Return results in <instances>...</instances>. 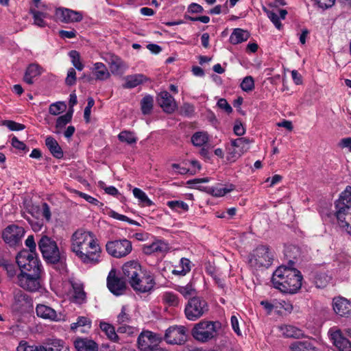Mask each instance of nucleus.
Instances as JSON below:
<instances>
[{
	"mask_svg": "<svg viewBox=\"0 0 351 351\" xmlns=\"http://www.w3.org/2000/svg\"><path fill=\"white\" fill-rule=\"evenodd\" d=\"M71 249L84 264L93 266L100 262L101 249L91 232L79 229L71 238Z\"/></svg>",
	"mask_w": 351,
	"mask_h": 351,
	"instance_id": "obj_1",
	"label": "nucleus"
},
{
	"mask_svg": "<svg viewBox=\"0 0 351 351\" xmlns=\"http://www.w3.org/2000/svg\"><path fill=\"white\" fill-rule=\"evenodd\" d=\"M27 252H23L18 258L21 272L17 275L16 284L29 292H40L43 289L40 279L41 265L38 258H32L27 263Z\"/></svg>",
	"mask_w": 351,
	"mask_h": 351,
	"instance_id": "obj_2",
	"label": "nucleus"
},
{
	"mask_svg": "<svg viewBox=\"0 0 351 351\" xmlns=\"http://www.w3.org/2000/svg\"><path fill=\"white\" fill-rule=\"evenodd\" d=\"M300 271L285 266L278 267L273 274L271 282L274 288L286 293H295L302 286Z\"/></svg>",
	"mask_w": 351,
	"mask_h": 351,
	"instance_id": "obj_3",
	"label": "nucleus"
},
{
	"mask_svg": "<svg viewBox=\"0 0 351 351\" xmlns=\"http://www.w3.org/2000/svg\"><path fill=\"white\" fill-rule=\"evenodd\" d=\"M335 216L339 226L351 235V186H348L335 202Z\"/></svg>",
	"mask_w": 351,
	"mask_h": 351,
	"instance_id": "obj_4",
	"label": "nucleus"
},
{
	"mask_svg": "<svg viewBox=\"0 0 351 351\" xmlns=\"http://www.w3.org/2000/svg\"><path fill=\"white\" fill-rule=\"evenodd\" d=\"M219 328V322L202 321L194 326L191 333L195 339L206 343L217 338Z\"/></svg>",
	"mask_w": 351,
	"mask_h": 351,
	"instance_id": "obj_5",
	"label": "nucleus"
},
{
	"mask_svg": "<svg viewBox=\"0 0 351 351\" xmlns=\"http://www.w3.org/2000/svg\"><path fill=\"white\" fill-rule=\"evenodd\" d=\"M274 258L273 250L267 245L258 246L249 256V263L255 269L269 267Z\"/></svg>",
	"mask_w": 351,
	"mask_h": 351,
	"instance_id": "obj_6",
	"label": "nucleus"
},
{
	"mask_svg": "<svg viewBox=\"0 0 351 351\" xmlns=\"http://www.w3.org/2000/svg\"><path fill=\"white\" fill-rule=\"evenodd\" d=\"M38 248L44 259L49 263L56 264L62 259V254L56 242L47 235H43L38 242Z\"/></svg>",
	"mask_w": 351,
	"mask_h": 351,
	"instance_id": "obj_7",
	"label": "nucleus"
},
{
	"mask_svg": "<svg viewBox=\"0 0 351 351\" xmlns=\"http://www.w3.org/2000/svg\"><path fill=\"white\" fill-rule=\"evenodd\" d=\"M208 311L206 300L193 297L189 300L184 308V314L187 319L195 321L202 317Z\"/></svg>",
	"mask_w": 351,
	"mask_h": 351,
	"instance_id": "obj_8",
	"label": "nucleus"
},
{
	"mask_svg": "<svg viewBox=\"0 0 351 351\" xmlns=\"http://www.w3.org/2000/svg\"><path fill=\"white\" fill-rule=\"evenodd\" d=\"M106 248L110 255L120 258L126 256L131 252L132 245L129 240L124 239L108 242Z\"/></svg>",
	"mask_w": 351,
	"mask_h": 351,
	"instance_id": "obj_9",
	"label": "nucleus"
},
{
	"mask_svg": "<svg viewBox=\"0 0 351 351\" xmlns=\"http://www.w3.org/2000/svg\"><path fill=\"white\" fill-rule=\"evenodd\" d=\"M155 281L153 276L146 272H143L130 285L138 293H149L154 288Z\"/></svg>",
	"mask_w": 351,
	"mask_h": 351,
	"instance_id": "obj_10",
	"label": "nucleus"
},
{
	"mask_svg": "<svg viewBox=\"0 0 351 351\" xmlns=\"http://www.w3.org/2000/svg\"><path fill=\"white\" fill-rule=\"evenodd\" d=\"M25 234L23 228L12 224L6 227L2 233L3 241L10 246L16 245Z\"/></svg>",
	"mask_w": 351,
	"mask_h": 351,
	"instance_id": "obj_11",
	"label": "nucleus"
},
{
	"mask_svg": "<svg viewBox=\"0 0 351 351\" xmlns=\"http://www.w3.org/2000/svg\"><path fill=\"white\" fill-rule=\"evenodd\" d=\"M186 328L183 326H173L167 329L165 340L169 344H182L186 341Z\"/></svg>",
	"mask_w": 351,
	"mask_h": 351,
	"instance_id": "obj_12",
	"label": "nucleus"
},
{
	"mask_svg": "<svg viewBox=\"0 0 351 351\" xmlns=\"http://www.w3.org/2000/svg\"><path fill=\"white\" fill-rule=\"evenodd\" d=\"M161 337L150 331L142 332L138 337V346L141 351H150L156 348Z\"/></svg>",
	"mask_w": 351,
	"mask_h": 351,
	"instance_id": "obj_13",
	"label": "nucleus"
},
{
	"mask_svg": "<svg viewBox=\"0 0 351 351\" xmlns=\"http://www.w3.org/2000/svg\"><path fill=\"white\" fill-rule=\"evenodd\" d=\"M55 17L57 21L70 23L81 21L83 19V14L81 12L60 8L56 9Z\"/></svg>",
	"mask_w": 351,
	"mask_h": 351,
	"instance_id": "obj_14",
	"label": "nucleus"
},
{
	"mask_svg": "<svg viewBox=\"0 0 351 351\" xmlns=\"http://www.w3.org/2000/svg\"><path fill=\"white\" fill-rule=\"evenodd\" d=\"M169 250V244L163 240H156L152 243L144 244L142 250L147 255H164Z\"/></svg>",
	"mask_w": 351,
	"mask_h": 351,
	"instance_id": "obj_15",
	"label": "nucleus"
},
{
	"mask_svg": "<svg viewBox=\"0 0 351 351\" xmlns=\"http://www.w3.org/2000/svg\"><path fill=\"white\" fill-rule=\"evenodd\" d=\"M107 286L110 291L117 296L123 294L126 289L125 282L116 276L112 271L109 273L107 278Z\"/></svg>",
	"mask_w": 351,
	"mask_h": 351,
	"instance_id": "obj_16",
	"label": "nucleus"
},
{
	"mask_svg": "<svg viewBox=\"0 0 351 351\" xmlns=\"http://www.w3.org/2000/svg\"><path fill=\"white\" fill-rule=\"evenodd\" d=\"M122 270L124 277L130 285L132 282L143 272L141 265L134 261L125 263L122 267Z\"/></svg>",
	"mask_w": 351,
	"mask_h": 351,
	"instance_id": "obj_17",
	"label": "nucleus"
},
{
	"mask_svg": "<svg viewBox=\"0 0 351 351\" xmlns=\"http://www.w3.org/2000/svg\"><path fill=\"white\" fill-rule=\"evenodd\" d=\"M157 101L159 106L167 113H172L177 107L174 98L166 90L158 95Z\"/></svg>",
	"mask_w": 351,
	"mask_h": 351,
	"instance_id": "obj_18",
	"label": "nucleus"
},
{
	"mask_svg": "<svg viewBox=\"0 0 351 351\" xmlns=\"http://www.w3.org/2000/svg\"><path fill=\"white\" fill-rule=\"evenodd\" d=\"M330 332L332 343L339 351H351V342L339 330H330Z\"/></svg>",
	"mask_w": 351,
	"mask_h": 351,
	"instance_id": "obj_19",
	"label": "nucleus"
},
{
	"mask_svg": "<svg viewBox=\"0 0 351 351\" xmlns=\"http://www.w3.org/2000/svg\"><path fill=\"white\" fill-rule=\"evenodd\" d=\"M332 306L334 311L340 316H348L351 313V302L344 298H334Z\"/></svg>",
	"mask_w": 351,
	"mask_h": 351,
	"instance_id": "obj_20",
	"label": "nucleus"
},
{
	"mask_svg": "<svg viewBox=\"0 0 351 351\" xmlns=\"http://www.w3.org/2000/svg\"><path fill=\"white\" fill-rule=\"evenodd\" d=\"M36 312L39 317L45 319L56 322L61 319L60 315H58L54 309L45 304H38L36 308Z\"/></svg>",
	"mask_w": 351,
	"mask_h": 351,
	"instance_id": "obj_21",
	"label": "nucleus"
},
{
	"mask_svg": "<svg viewBox=\"0 0 351 351\" xmlns=\"http://www.w3.org/2000/svg\"><path fill=\"white\" fill-rule=\"evenodd\" d=\"M250 141L246 138H238L231 140V145L234 148L231 154L233 157L238 158L250 149Z\"/></svg>",
	"mask_w": 351,
	"mask_h": 351,
	"instance_id": "obj_22",
	"label": "nucleus"
},
{
	"mask_svg": "<svg viewBox=\"0 0 351 351\" xmlns=\"http://www.w3.org/2000/svg\"><path fill=\"white\" fill-rule=\"evenodd\" d=\"M25 246L29 249V251L23 250L21 251L16 256V263H18V258L23 254V252H27L25 258L27 259V263H29L32 258H38L36 254V243L34 239V235H29L25 241Z\"/></svg>",
	"mask_w": 351,
	"mask_h": 351,
	"instance_id": "obj_23",
	"label": "nucleus"
},
{
	"mask_svg": "<svg viewBox=\"0 0 351 351\" xmlns=\"http://www.w3.org/2000/svg\"><path fill=\"white\" fill-rule=\"evenodd\" d=\"M14 304L17 309H22L32 306V300L30 296L19 290L14 293Z\"/></svg>",
	"mask_w": 351,
	"mask_h": 351,
	"instance_id": "obj_24",
	"label": "nucleus"
},
{
	"mask_svg": "<svg viewBox=\"0 0 351 351\" xmlns=\"http://www.w3.org/2000/svg\"><path fill=\"white\" fill-rule=\"evenodd\" d=\"M74 345L77 351H98L97 344L93 340L86 338L77 339Z\"/></svg>",
	"mask_w": 351,
	"mask_h": 351,
	"instance_id": "obj_25",
	"label": "nucleus"
},
{
	"mask_svg": "<svg viewBox=\"0 0 351 351\" xmlns=\"http://www.w3.org/2000/svg\"><path fill=\"white\" fill-rule=\"evenodd\" d=\"M91 327V321L89 318L84 316L77 317V322L71 324V329L75 332L85 333Z\"/></svg>",
	"mask_w": 351,
	"mask_h": 351,
	"instance_id": "obj_26",
	"label": "nucleus"
},
{
	"mask_svg": "<svg viewBox=\"0 0 351 351\" xmlns=\"http://www.w3.org/2000/svg\"><path fill=\"white\" fill-rule=\"evenodd\" d=\"M290 351H318L311 340L298 341L289 346Z\"/></svg>",
	"mask_w": 351,
	"mask_h": 351,
	"instance_id": "obj_27",
	"label": "nucleus"
},
{
	"mask_svg": "<svg viewBox=\"0 0 351 351\" xmlns=\"http://www.w3.org/2000/svg\"><path fill=\"white\" fill-rule=\"evenodd\" d=\"M92 71L95 77V79L97 80L104 81L110 77V73L108 71L106 66L102 62L95 63L93 64Z\"/></svg>",
	"mask_w": 351,
	"mask_h": 351,
	"instance_id": "obj_28",
	"label": "nucleus"
},
{
	"mask_svg": "<svg viewBox=\"0 0 351 351\" xmlns=\"http://www.w3.org/2000/svg\"><path fill=\"white\" fill-rule=\"evenodd\" d=\"M147 78L143 74L127 75L125 77V83L123 85L125 88H133L146 82Z\"/></svg>",
	"mask_w": 351,
	"mask_h": 351,
	"instance_id": "obj_29",
	"label": "nucleus"
},
{
	"mask_svg": "<svg viewBox=\"0 0 351 351\" xmlns=\"http://www.w3.org/2000/svg\"><path fill=\"white\" fill-rule=\"evenodd\" d=\"M45 145L53 157L58 159L63 157L62 149L54 138L47 136L45 139Z\"/></svg>",
	"mask_w": 351,
	"mask_h": 351,
	"instance_id": "obj_30",
	"label": "nucleus"
},
{
	"mask_svg": "<svg viewBox=\"0 0 351 351\" xmlns=\"http://www.w3.org/2000/svg\"><path fill=\"white\" fill-rule=\"evenodd\" d=\"M250 38V33L247 30L236 28L230 36V42L232 45H237L246 41Z\"/></svg>",
	"mask_w": 351,
	"mask_h": 351,
	"instance_id": "obj_31",
	"label": "nucleus"
},
{
	"mask_svg": "<svg viewBox=\"0 0 351 351\" xmlns=\"http://www.w3.org/2000/svg\"><path fill=\"white\" fill-rule=\"evenodd\" d=\"M264 11L267 13L268 18L271 20V21L274 23L275 27L280 29L282 27V24L280 23V19H285L287 12L286 10H279V14L275 12L274 10H269L264 8Z\"/></svg>",
	"mask_w": 351,
	"mask_h": 351,
	"instance_id": "obj_32",
	"label": "nucleus"
},
{
	"mask_svg": "<svg viewBox=\"0 0 351 351\" xmlns=\"http://www.w3.org/2000/svg\"><path fill=\"white\" fill-rule=\"evenodd\" d=\"M41 73L40 67L37 64H31L28 66L23 77L24 81L28 84H33V78Z\"/></svg>",
	"mask_w": 351,
	"mask_h": 351,
	"instance_id": "obj_33",
	"label": "nucleus"
},
{
	"mask_svg": "<svg viewBox=\"0 0 351 351\" xmlns=\"http://www.w3.org/2000/svg\"><path fill=\"white\" fill-rule=\"evenodd\" d=\"M104 60L108 62L110 71L113 74H117L119 73L123 66V62L118 56L109 55L108 57L104 58Z\"/></svg>",
	"mask_w": 351,
	"mask_h": 351,
	"instance_id": "obj_34",
	"label": "nucleus"
},
{
	"mask_svg": "<svg viewBox=\"0 0 351 351\" xmlns=\"http://www.w3.org/2000/svg\"><path fill=\"white\" fill-rule=\"evenodd\" d=\"M34 24L38 27H43L47 25L45 19H51V15L48 12H41L36 10H31Z\"/></svg>",
	"mask_w": 351,
	"mask_h": 351,
	"instance_id": "obj_35",
	"label": "nucleus"
},
{
	"mask_svg": "<svg viewBox=\"0 0 351 351\" xmlns=\"http://www.w3.org/2000/svg\"><path fill=\"white\" fill-rule=\"evenodd\" d=\"M73 117V110H69L66 114L60 116L56 123V133L60 134L65 126L71 122Z\"/></svg>",
	"mask_w": 351,
	"mask_h": 351,
	"instance_id": "obj_36",
	"label": "nucleus"
},
{
	"mask_svg": "<svg viewBox=\"0 0 351 351\" xmlns=\"http://www.w3.org/2000/svg\"><path fill=\"white\" fill-rule=\"evenodd\" d=\"M282 334L286 337L300 338L303 336L302 330L291 326L285 325L280 328Z\"/></svg>",
	"mask_w": 351,
	"mask_h": 351,
	"instance_id": "obj_37",
	"label": "nucleus"
},
{
	"mask_svg": "<svg viewBox=\"0 0 351 351\" xmlns=\"http://www.w3.org/2000/svg\"><path fill=\"white\" fill-rule=\"evenodd\" d=\"M163 302L168 306L177 307L180 304L178 295L171 291L165 292L162 297Z\"/></svg>",
	"mask_w": 351,
	"mask_h": 351,
	"instance_id": "obj_38",
	"label": "nucleus"
},
{
	"mask_svg": "<svg viewBox=\"0 0 351 351\" xmlns=\"http://www.w3.org/2000/svg\"><path fill=\"white\" fill-rule=\"evenodd\" d=\"M100 328L109 339L114 342L118 341L119 337L113 326L108 323L101 322L100 323Z\"/></svg>",
	"mask_w": 351,
	"mask_h": 351,
	"instance_id": "obj_39",
	"label": "nucleus"
},
{
	"mask_svg": "<svg viewBox=\"0 0 351 351\" xmlns=\"http://www.w3.org/2000/svg\"><path fill=\"white\" fill-rule=\"evenodd\" d=\"M133 195L138 200L139 204L143 206L153 205V202L148 197L147 194L138 188H134L132 191Z\"/></svg>",
	"mask_w": 351,
	"mask_h": 351,
	"instance_id": "obj_40",
	"label": "nucleus"
},
{
	"mask_svg": "<svg viewBox=\"0 0 351 351\" xmlns=\"http://www.w3.org/2000/svg\"><path fill=\"white\" fill-rule=\"evenodd\" d=\"M154 98L150 95H145L141 101V109L143 114H149L153 109Z\"/></svg>",
	"mask_w": 351,
	"mask_h": 351,
	"instance_id": "obj_41",
	"label": "nucleus"
},
{
	"mask_svg": "<svg viewBox=\"0 0 351 351\" xmlns=\"http://www.w3.org/2000/svg\"><path fill=\"white\" fill-rule=\"evenodd\" d=\"M208 141V136L206 132H197L191 136V142L196 147L204 145Z\"/></svg>",
	"mask_w": 351,
	"mask_h": 351,
	"instance_id": "obj_42",
	"label": "nucleus"
},
{
	"mask_svg": "<svg viewBox=\"0 0 351 351\" xmlns=\"http://www.w3.org/2000/svg\"><path fill=\"white\" fill-rule=\"evenodd\" d=\"M118 138L120 141L126 143L129 145L135 144L137 141V138L135 136V134L127 130L121 132L118 135Z\"/></svg>",
	"mask_w": 351,
	"mask_h": 351,
	"instance_id": "obj_43",
	"label": "nucleus"
},
{
	"mask_svg": "<svg viewBox=\"0 0 351 351\" xmlns=\"http://www.w3.org/2000/svg\"><path fill=\"white\" fill-rule=\"evenodd\" d=\"M234 189V186L230 184L228 186H223L222 185H218L215 187L210 189V193L215 197H223L228 193L232 191Z\"/></svg>",
	"mask_w": 351,
	"mask_h": 351,
	"instance_id": "obj_44",
	"label": "nucleus"
},
{
	"mask_svg": "<svg viewBox=\"0 0 351 351\" xmlns=\"http://www.w3.org/2000/svg\"><path fill=\"white\" fill-rule=\"evenodd\" d=\"M47 351H70L66 343L60 339H53L48 344Z\"/></svg>",
	"mask_w": 351,
	"mask_h": 351,
	"instance_id": "obj_45",
	"label": "nucleus"
},
{
	"mask_svg": "<svg viewBox=\"0 0 351 351\" xmlns=\"http://www.w3.org/2000/svg\"><path fill=\"white\" fill-rule=\"evenodd\" d=\"M330 277L325 272L317 274L315 277V284L318 288H324L330 280Z\"/></svg>",
	"mask_w": 351,
	"mask_h": 351,
	"instance_id": "obj_46",
	"label": "nucleus"
},
{
	"mask_svg": "<svg viewBox=\"0 0 351 351\" xmlns=\"http://www.w3.org/2000/svg\"><path fill=\"white\" fill-rule=\"evenodd\" d=\"M167 205L172 210L177 212L187 211L189 210V206L186 203L182 201H169Z\"/></svg>",
	"mask_w": 351,
	"mask_h": 351,
	"instance_id": "obj_47",
	"label": "nucleus"
},
{
	"mask_svg": "<svg viewBox=\"0 0 351 351\" xmlns=\"http://www.w3.org/2000/svg\"><path fill=\"white\" fill-rule=\"evenodd\" d=\"M66 106L64 102L57 101L51 104L49 108V112L54 116L59 115L66 110Z\"/></svg>",
	"mask_w": 351,
	"mask_h": 351,
	"instance_id": "obj_48",
	"label": "nucleus"
},
{
	"mask_svg": "<svg viewBox=\"0 0 351 351\" xmlns=\"http://www.w3.org/2000/svg\"><path fill=\"white\" fill-rule=\"evenodd\" d=\"M176 267L181 268L180 271H177L176 272L180 274V276H184L191 271V261L188 258H182L179 265L176 266Z\"/></svg>",
	"mask_w": 351,
	"mask_h": 351,
	"instance_id": "obj_49",
	"label": "nucleus"
},
{
	"mask_svg": "<svg viewBox=\"0 0 351 351\" xmlns=\"http://www.w3.org/2000/svg\"><path fill=\"white\" fill-rule=\"evenodd\" d=\"M69 57L71 58L73 65L78 71H82L84 66L81 62L80 53L75 50H72L69 52Z\"/></svg>",
	"mask_w": 351,
	"mask_h": 351,
	"instance_id": "obj_50",
	"label": "nucleus"
},
{
	"mask_svg": "<svg viewBox=\"0 0 351 351\" xmlns=\"http://www.w3.org/2000/svg\"><path fill=\"white\" fill-rule=\"evenodd\" d=\"M73 300L78 304L83 303L86 300V293L81 286L73 287Z\"/></svg>",
	"mask_w": 351,
	"mask_h": 351,
	"instance_id": "obj_51",
	"label": "nucleus"
},
{
	"mask_svg": "<svg viewBox=\"0 0 351 351\" xmlns=\"http://www.w3.org/2000/svg\"><path fill=\"white\" fill-rule=\"evenodd\" d=\"M241 88L245 92L252 91L254 88V80L252 76L245 77L241 84Z\"/></svg>",
	"mask_w": 351,
	"mask_h": 351,
	"instance_id": "obj_52",
	"label": "nucleus"
},
{
	"mask_svg": "<svg viewBox=\"0 0 351 351\" xmlns=\"http://www.w3.org/2000/svg\"><path fill=\"white\" fill-rule=\"evenodd\" d=\"M1 265L6 271L7 275L10 278H12L16 276L17 268L14 264L7 261H3Z\"/></svg>",
	"mask_w": 351,
	"mask_h": 351,
	"instance_id": "obj_53",
	"label": "nucleus"
},
{
	"mask_svg": "<svg viewBox=\"0 0 351 351\" xmlns=\"http://www.w3.org/2000/svg\"><path fill=\"white\" fill-rule=\"evenodd\" d=\"M176 290L180 292L184 298H188L193 295L195 289L191 284H187L186 286H178Z\"/></svg>",
	"mask_w": 351,
	"mask_h": 351,
	"instance_id": "obj_54",
	"label": "nucleus"
},
{
	"mask_svg": "<svg viewBox=\"0 0 351 351\" xmlns=\"http://www.w3.org/2000/svg\"><path fill=\"white\" fill-rule=\"evenodd\" d=\"M3 125L12 131H20L25 129L24 125L10 120L4 121L3 122Z\"/></svg>",
	"mask_w": 351,
	"mask_h": 351,
	"instance_id": "obj_55",
	"label": "nucleus"
},
{
	"mask_svg": "<svg viewBox=\"0 0 351 351\" xmlns=\"http://www.w3.org/2000/svg\"><path fill=\"white\" fill-rule=\"evenodd\" d=\"M17 351H47V347L20 344L17 348Z\"/></svg>",
	"mask_w": 351,
	"mask_h": 351,
	"instance_id": "obj_56",
	"label": "nucleus"
},
{
	"mask_svg": "<svg viewBox=\"0 0 351 351\" xmlns=\"http://www.w3.org/2000/svg\"><path fill=\"white\" fill-rule=\"evenodd\" d=\"M130 322V317L128 313H126L125 306H123L120 313L117 316V322L119 324L129 323Z\"/></svg>",
	"mask_w": 351,
	"mask_h": 351,
	"instance_id": "obj_57",
	"label": "nucleus"
},
{
	"mask_svg": "<svg viewBox=\"0 0 351 351\" xmlns=\"http://www.w3.org/2000/svg\"><path fill=\"white\" fill-rule=\"evenodd\" d=\"M109 216L115 219H117V220H119V221H127L130 224H134V221L128 218L127 216L125 215H121V214H119L114 210H110L109 212Z\"/></svg>",
	"mask_w": 351,
	"mask_h": 351,
	"instance_id": "obj_58",
	"label": "nucleus"
},
{
	"mask_svg": "<svg viewBox=\"0 0 351 351\" xmlns=\"http://www.w3.org/2000/svg\"><path fill=\"white\" fill-rule=\"evenodd\" d=\"M217 106H218L219 108L224 110L228 114H230L232 112V108L228 103L226 99H219L217 103Z\"/></svg>",
	"mask_w": 351,
	"mask_h": 351,
	"instance_id": "obj_59",
	"label": "nucleus"
},
{
	"mask_svg": "<svg viewBox=\"0 0 351 351\" xmlns=\"http://www.w3.org/2000/svg\"><path fill=\"white\" fill-rule=\"evenodd\" d=\"M76 81V72L73 68H70L67 72V76L65 79V83L69 86H72Z\"/></svg>",
	"mask_w": 351,
	"mask_h": 351,
	"instance_id": "obj_60",
	"label": "nucleus"
},
{
	"mask_svg": "<svg viewBox=\"0 0 351 351\" xmlns=\"http://www.w3.org/2000/svg\"><path fill=\"white\" fill-rule=\"evenodd\" d=\"M95 101L93 98L90 97L88 99L87 106L84 109V117L86 122H89L90 116V110L94 106Z\"/></svg>",
	"mask_w": 351,
	"mask_h": 351,
	"instance_id": "obj_61",
	"label": "nucleus"
},
{
	"mask_svg": "<svg viewBox=\"0 0 351 351\" xmlns=\"http://www.w3.org/2000/svg\"><path fill=\"white\" fill-rule=\"evenodd\" d=\"M315 2L319 8L326 10L331 8L334 5L335 0H315Z\"/></svg>",
	"mask_w": 351,
	"mask_h": 351,
	"instance_id": "obj_62",
	"label": "nucleus"
},
{
	"mask_svg": "<svg viewBox=\"0 0 351 351\" xmlns=\"http://www.w3.org/2000/svg\"><path fill=\"white\" fill-rule=\"evenodd\" d=\"M135 331V328L128 325V323L120 324L117 328V332L119 333H125L129 335H132Z\"/></svg>",
	"mask_w": 351,
	"mask_h": 351,
	"instance_id": "obj_63",
	"label": "nucleus"
},
{
	"mask_svg": "<svg viewBox=\"0 0 351 351\" xmlns=\"http://www.w3.org/2000/svg\"><path fill=\"white\" fill-rule=\"evenodd\" d=\"M76 194H77L80 197L84 199L86 202L93 204V205H98L100 202L98 199L96 198L80 191H75Z\"/></svg>",
	"mask_w": 351,
	"mask_h": 351,
	"instance_id": "obj_64",
	"label": "nucleus"
}]
</instances>
